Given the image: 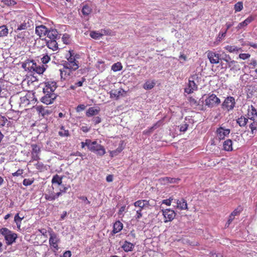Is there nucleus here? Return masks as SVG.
Masks as SVG:
<instances>
[{
    "instance_id": "nucleus-22",
    "label": "nucleus",
    "mask_w": 257,
    "mask_h": 257,
    "mask_svg": "<svg viewBox=\"0 0 257 257\" xmlns=\"http://www.w3.org/2000/svg\"><path fill=\"white\" fill-rule=\"evenodd\" d=\"M197 88V85L195 83L194 81L190 79L189 80L188 88L185 90V91L188 94H190L193 93L194 91L196 90Z\"/></svg>"
},
{
    "instance_id": "nucleus-5",
    "label": "nucleus",
    "mask_w": 257,
    "mask_h": 257,
    "mask_svg": "<svg viewBox=\"0 0 257 257\" xmlns=\"http://www.w3.org/2000/svg\"><path fill=\"white\" fill-rule=\"evenodd\" d=\"M29 20L24 21L23 22H20V24L17 22L16 20L11 21L10 22L11 27L12 29H14V32L18 33L19 31L23 30H26L29 27H30V24L29 22Z\"/></svg>"
},
{
    "instance_id": "nucleus-35",
    "label": "nucleus",
    "mask_w": 257,
    "mask_h": 257,
    "mask_svg": "<svg viewBox=\"0 0 257 257\" xmlns=\"http://www.w3.org/2000/svg\"><path fill=\"white\" fill-rule=\"evenodd\" d=\"M34 69L33 71L36 72L38 74H41L45 71L46 68L44 66L37 65L36 63V66L34 67Z\"/></svg>"
},
{
    "instance_id": "nucleus-6",
    "label": "nucleus",
    "mask_w": 257,
    "mask_h": 257,
    "mask_svg": "<svg viewBox=\"0 0 257 257\" xmlns=\"http://www.w3.org/2000/svg\"><path fill=\"white\" fill-rule=\"evenodd\" d=\"M48 232L50 236L49 240L50 246L54 251H57L59 248L58 244L60 242V239L57 234L51 228H50V231H48Z\"/></svg>"
},
{
    "instance_id": "nucleus-59",
    "label": "nucleus",
    "mask_w": 257,
    "mask_h": 257,
    "mask_svg": "<svg viewBox=\"0 0 257 257\" xmlns=\"http://www.w3.org/2000/svg\"><path fill=\"white\" fill-rule=\"evenodd\" d=\"M38 231L45 238H47V230L45 228L39 229Z\"/></svg>"
},
{
    "instance_id": "nucleus-40",
    "label": "nucleus",
    "mask_w": 257,
    "mask_h": 257,
    "mask_svg": "<svg viewBox=\"0 0 257 257\" xmlns=\"http://www.w3.org/2000/svg\"><path fill=\"white\" fill-rule=\"evenodd\" d=\"M34 166L36 168L38 169L40 172H43L46 169V166L44 165V164L40 162H37Z\"/></svg>"
},
{
    "instance_id": "nucleus-39",
    "label": "nucleus",
    "mask_w": 257,
    "mask_h": 257,
    "mask_svg": "<svg viewBox=\"0 0 257 257\" xmlns=\"http://www.w3.org/2000/svg\"><path fill=\"white\" fill-rule=\"evenodd\" d=\"M31 146L32 148L31 154H40L41 149L39 146L36 144H32Z\"/></svg>"
},
{
    "instance_id": "nucleus-2",
    "label": "nucleus",
    "mask_w": 257,
    "mask_h": 257,
    "mask_svg": "<svg viewBox=\"0 0 257 257\" xmlns=\"http://www.w3.org/2000/svg\"><path fill=\"white\" fill-rule=\"evenodd\" d=\"M79 58V55H75L73 50H69L66 55L67 61L63 63V66L69 68V69L76 70L79 68V62L76 60Z\"/></svg>"
},
{
    "instance_id": "nucleus-15",
    "label": "nucleus",
    "mask_w": 257,
    "mask_h": 257,
    "mask_svg": "<svg viewBox=\"0 0 257 257\" xmlns=\"http://www.w3.org/2000/svg\"><path fill=\"white\" fill-rule=\"evenodd\" d=\"M134 205L139 208V210H143L149 208L150 206V201L147 200H139L134 202Z\"/></svg>"
},
{
    "instance_id": "nucleus-63",
    "label": "nucleus",
    "mask_w": 257,
    "mask_h": 257,
    "mask_svg": "<svg viewBox=\"0 0 257 257\" xmlns=\"http://www.w3.org/2000/svg\"><path fill=\"white\" fill-rule=\"evenodd\" d=\"M101 118L99 116L94 117L92 119V121L95 124L99 123L101 122Z\"/></svg>"
},
{
    "instance_id": "nucleus-60",
    "label": "nucleus",
    "mask_w": 257,
    "mask_h": 257,
    "mask_svg": "<svg viewBox=\"0 0 257 257\" xmlns=\"http://www.w3.org/2000/svg\"><path fill=\"white\" fill-rule=\"evenodd\" d=\"M254 20V17L252 16H250L247 18L244 21V23L247 26L249 24L252 22Z\"/></svg>"
},
{
    "instance_id": "nucleus-11",
    "label": "nucleus",
    "mask_w": 257,
    "mask_h": 257,
    "mask_svg": "<svg viewBox=\"0 0 257 257\" xmlns=\"http://www.w3.org/2000/svg\"><path fill=\"white\" fill-rule=\"evenodd\" d=\"M45 95L41 98V101L46 104H50L53 102L56 98V95L54 93L49 92H44Z\"/></svg>"
},
{
    "instance_id": "nucleus-19",
    "label": "nucleus",
    "mask_w": 257,
    "mask_h": 257,
    "mask_svg": "<svg viewBox=\"0 0 257 257\" xmlns=\"http://www.w3.org/2000/svg\"><path fill=\"white\" fill-rule=\"evenodd\" d=\"M177 204V208L182 210H188V205L186 200L184 198L177 199L176 201Z\"/></svg>"
},
{
    "instance_id": "nucleus-48",
    "label": "nucleus",
    "mask_w": 257,
    "mask_h": 257,
    "mask_svg": "<svg viewBox=\"0 0 257 257\" xmlns=\"http://www.w3.org/2000/svg\"><path fill=\"white\" fill-rule=\"evenodd\" d=\"M122 149L117 148L116 150L114 151H110V156L111 158L117 155L119 153L121 152Z\"/></svg>"
},
{
    "instance_id": "nucleus-58",
    "label": "nucleus",
    "mask_w": 257,
    "mask_h": 257,
    "mask_svg": "<svg viewBox=\"0 0 257 257\" xmlns=\"http://www.w3.org/2000/svg\"><path fill=\"white\" fill-rule=\"evenodd\" d=\"M189 125L187 123H183L180 125V131L181 132H185L187 131Z\"/></svg>"
},
{
    "instance_id": "nucleus-28",
    "label": "nucleus",
    "mask_w": 257,
    "mask_h": 257,
    "mask_svg": "<svg viewBox=\"0 0 257 257\" xmlns=\"http://www.w3.org/2000/svg\"><path fill=\"white\" fill-rule=\"evenodd\" d=\"M161 124L160 121H158L157 123L154 124L152 126L149 128L148 129L145 130L143 131L144 135H149L153 133V132Z\"/></svg>"
},
{
    "instance_id": "nucleus-30",
    "label": "nucleus",
    "mask_w": 257,
    "mask_h": 257,
    "mask_svg": "<svg viewBox=\"0 0 257 257\" xmlns=\"http://www.w3.org/2000/svg\"><path fill=\"white\" fill-rule=\"evenodd\" d=\"M63 176H60L58 174H56L53 176L51 182L52 184H57L58 185H60L62 183Z\"/></svg>"
},
{
    "instance_id": "nucleus-49",
    "label": "nucleus",
    "mask_w": 257,
    "mask_h": 257,
    "mask_svg": "<svg viewBox=\"0 0 257 257\" xmlns=\"http://www.w3.org/2000/svg\"><path fill=\"white\" fill-rule=\"evenodd\" d=\"M2 2L7 6H14L16 2L14 0H2Z\"/></svg>"
},
{
    "instance_id": "nucleus-51",
    "label": "nucleus",
    "mask_w": 257,
    "mask_h": 257,
    "mask_svg": "<svg viewBox=\"0 0 257 257\" xmlns=\"http://www.w3.org/2000/svg\"><path fill=\"white\" fill-rule=\"evenodd\" d=\"M24 173V170L19 169L16 172L12 173L13 177L21 176Z\"/></svg>"
},
{
    "instance_id": "nucleus-17",
    "label": "nucleus",
    "mask_w": 257,
    "mask_h": 257,
    "mask_svg": "<svg viewBox=\"0 0 257 257\" xmlns=\"http://www.w3.org/2000/svg\"><path fill=\"white\" fill-rule=\"evenodd\" d=\"M36 63L34 60L27 59L22 63V66L25 70L32 72L36 66Z\"/></svg>"
},
{
    "instance_id": "nucleus-61",
    "label": "nucleus",
    "mask_w": 257,
    "mask_h": 257,
    "mask_svg": "<svg viewBox=\"0 0 257 257\" xmlns=\"http://www.w3.org/2000/svg\"><path fill=\"white\" fill-rule=\"evenodd\" d=\"M246 25L245 24V23H244V22L243 21L241 23H239L238 25L237 26V27H236V29L237 30H239L240 29H241L242 28H243L244 27H246Z\"/></svg>"
},
{
    "instance_id": "nucleus-4",
    "label": "nucleus",
    "mask_w": 257,
    "mask_h": 257,
    "mask_svg": "<svg viewBox=\"0 0 257 257\" xmlns=\"http://www.w3.org/2000/svg\"><path fill=\"white\" fill-rule=\"evenodd\" d=\"M89 150L95 153L97 155L102 156L105 153V149L103 146L98 144L96 141L90 140Z\"/></svg>"
},
{
    "instance_id": "nucleus-38",
    "label": "nucleus",
    "mask_w": 257,
    "mask_h": 257,
    "mask_svg": "<svg viewBox=\"0 0 257 257\" xmlns=\"http://www.w3.org/2000/svg\"><path fill=\"white\" fill-rule=\"evenodd\" d=\"M103 36V34L99 33V32L96 31H91L90 33V36L94 39H100L102 36Z\"/></svg>"
},
{
    "instance_id": "nucleus-52",
    "label": "nucleus",
    "mask_w": 257,
    "mask_h": 257,
    "mask_svg": "<svg viewBox=\"0 0 257 257\" xmlns=\"http://www.w3.org/2000/svg\"><path fill=\"white\" fill-rule=\"evenodd\" d=\"M90 140L89 139H86L85 142H82L81 143V148H84L85 146H87L88 147V149H89V147L90 146Z\"/></svg>"
},
{
    "instance_id": "nucleus-36",
    "label": "nucleus",
    "mask_w": 257,
    "mask_h": 257,
    "mask_svg": "<svg viewBox=\"0 0 257 257\" xmlns=\"http://www.w3.org/2000/svg\"><path fill=\"white\" fill-rule=\"evenodd\" d=\"M58 134L62 137H67L70 136L69 131L68 130H65L63 126H61L60 131L59 132Z\"/></svg>"
},
{
    "instance_id": "nucleus-25",
    "label": "nucleus",
    "mask_w": 257,
    "mask_h": 257,
    "mask_svg": "<svg viewBox=\"0 0 257 257\" xmlns=\"http://www.w3.org/2000/svg\"><path fill=\"white\" fill-rule=\"evenodd\" d=\"M123 228V224L119 221H116L113 224V234H116L120 231Z\"/></svg>"
},
{
    "instance_id": "nucleus-32",
    "label": "nucleus",
    "mask_w": 257,
    "mask_h": 257,
    "mask_svg": "<svg viewBox=\"0 0 257 257\" xmlns=\"http://www.w3.org/2000/svg\"><path fill=\"white\" fill-rule=\"evenodd\" d=\"M9 30L6 25H2L0 26V37H4L8 36Z\"/></svg>"
},
{
    "instance_id": "nucleus-14",
    "label": "nucleus",
    "mask_w": 257,
    "mask_h": 257,
    "mask_svg": "<svg viewBox=\"0 0 257 257\" xmlns=\"http://www.w3.org/2000/svg\"><path fill=\"white\" fill-rule=\"evenodd\" d=\"M246 116L250 120H254L257 118V110L252 105L248 106Z\"/></svg>"
},
{
    "instance_id": "nucleus-29",
    "label": "nucleus",
    "mask_w": 257,
    "mask_h": 257,
    "mask_svg": "<svg viewBox=\"0 0 257 257\" xmlns=\"http://www.w3.org/2000/svg\"><path fill=\"white\" fill-rule=\"evenodd\" d=\"M121 247L124 251L128 252L133 250V248L134 247V245L128 241H125Z\"/></svg>"
},
{
    "instance_id": "nucleus-20",
    "label": "nucleus",
    "mask_w": 257,
    "mask_h": 257,
    "mask_svg": "<svg viewBox=\"0 0 257 257\" xmlns=\"http://www.w3.org/2000/svg\"><path fill=\"white\" fill-rule=\"evenodd\" d=\"M36 109L39 115H41L42 116L45 117L46 115H48L51 113V111L46 109L42 105H38L36 107Z\"/></svg>"
},
{
    "instance_id": "nucleus-46",
    "label": "nucleus",
    "mask_w": 257,
    "mask_h": 257,
    "mask_svg": "<svg viewBox=\"0 0 257 257\" xmlns=\"http://www.w3.org/2000/svg\"><path fill=\"white\" fill-rule=\"evenodd\" d=\"M34 182L33 179H25L23 181V184L25 186H28L32 185Z\"/></svg>"
},
{
    "instance_id": "nucleus-23",
    "label": "nucleus",
    "mask_w": 257,
    "mask_h": 257,
    "mask_svg": "<svg viewBox=\"0 0 257 257\" xmlns=\"http://www.w3.org/2000/svg\"><path fill=\"white\" fill-rule=\"evenodd\" d=\"M100 111L99 107H91L88 108L86 112V115L88 117L92 116L98 114Z\"/></svg>"
},
{
    "instance_id": "nucleus-3",
    "label": "nucleus",
    "mask_w": 257,
    "mask_h": 257,
    "mask_svg": "<svg viewBox=\"0 0 257 257\" xmlns=\"http://www.w3.org/2000/svg\"><path fill=\"white\" fill-rule=\"evenodd\" d=\"M0 234L4 237L6 243L8 246L15 243L18 238V234L16 233L6 227L0 229Z\"/></svg>"
},
{
    "instance_id": "nucleus-47",
    "label": "nucleus",
    "mask_w": 257,
    "mask_h": 257,
    "mask_svg": "<svg viewBox=\"0 0 257 257\" xmlns=\"http://www.w3.org/2000/svg\"><path fill=\"white\" fill-rule=\"evenodd\" d=\"M235 64L237 65V62L234 60H230L229 64H228V67L230 68V70H235L237 71V69L235 68L233 65H235Z\"/></svg>"
},
{
    "instance_id": "nucleus-62",
    "label": "nucleus",
    "mask_w": 257,
    "mask_h": 257,
    "mask_svg": "<svg viewBox=\"0 0 257 257\" xmlns=\"http://www.w3.org/2000/svg\"><path fill=\"white\" fill-rule=\"evenodd\" d=\"M23 219V217H20L19 213H17L15 216L14 220L16 223L21 222Z\"/></svg>"
},
{
    "instance_id": "nucleus-27",
    "label": "nucleus",
    "mask_w": 257,
    "mask_h": 257,
    "mask_svg": "<svg viewBox=\"0 0 257 257\" xmlns=\"http://www.w3.org/2000/svg\"><path fill=\"white\" fill-rule=\"evenodd\" d=\"M248 120L249 119L247 116L245 117V116L242 115L236 120V123L240 127H243L246 125Z\"/></svg>"
},
{
    "instance_id": "nucleus-1",
    "label": "nucleus",
    "mask_w": 257,
    "mask_h": 257,
    "mask_svg": "<svg viewBox=\"0 0 257 257\" xmlns=\"http://www.w3.org/2000/svg\"><path fill=\"white\" fill-rule=\"evenodd\" d=\"M44 39L46 46L49 49H51L53 51H57L58 49V45L57 41L60 39V36L56 29H49Z\"/></svg>"
},
{
    "instance_id": "nucleus-7",
    "label": "nucleus",
    "mask_w": 257,
    "mask_h": 257,
    "mask_svg": "<svg viewBox=\"0 0 257 257\" xmlns=\"http://www.w3.org/2000/svg\"><path fill=\"white\" fill-rule=\"evenodd\" d=\"M162 212L165 223L172 221L176 215V213L175 211L171 209H162Z\"/></svg>"
},
{
    "instance_id": "nucleus-13",
    "label": "nucleus",
    "mask_w": 257,
    "mask_h": 257,
    "mask_svg": "<svg viewBox=\"0 0 257 257\" xmlns=\"http://www.w3.org/2000/svg\"><path fill=\"white\" fill-rule=\"evenodd\" d=\"M48 30L49 29L45 26L41 25L36 27L35 33L38 36H39L40 38L43 39V38L46 36Z\"/></svg>"
},
{
    "instance_id": "nucleus-42",
    "label": "nucleus",
    "mask_w": 257,
    "mask_h": 257,
    "mask_svg": "<svg viewBox=\"0 0 257 257\" xmlns=\"http://www.w3.org/2000/svg\"><path fill=\"white\" fill-rule=\"evenodd\" d=\"M235 12H238L243 9V3L241 2H237L235 4L234 7Z\"/></svg>"
},
{
    "instance_id": "nucleus-64",
    "label": "nucleus",
    "mask_w": 257,
    "mask_h": 257,
    "mask_svg": "<svg viewBox=\"0 0 257 257\" xmlns=\"http://www.w3.org/2000/svg\"><path fill=\"white\" fill-rule=\"evenodd\" d=\"M142 210H137L136 211V218L137 219H139L143 216V214L142 213Z\"/></svg>"
},
{
    "instance_id": "nucleus-43",
    "label": "nucleus",
    "mask_w": 257,
    "mask_h": 257,
    "mask_svg": "<svg viewBox=\"0 0 257 257\" xmlns=\"http://www.w3.org/2000/svg\"><path fill=\"white\" fill-rule=\"evenodd\" d=\"M50 57L48 55V54L43 55V56L41 59L42 63L44 64L48 63L50 61Z\"/></svg>"
},
{
    "instance_id": "nucleus-18",
    "label": "nucleus",
    "mask_w": 257,
    "mask_h": 257,
    "mask_svg": "<svg viewBox=\"0 0 257 257\" xmlns=\"http://www.w3.org/2000/svg\"><path fill=\"white\" fill-rule=\"evenodd\" d=\"M230 132L229 129L224 128L223 127H219L216 130L217 136L220 140H223L225 137L227 136Z\"/></svg>"
},
{
    "instance_id": "nucleus-53",
    "label": "nucleus",
    "mask_w": 257,
    "mask_h": 257,
    "mask_svg": "<svg viewBox=\"0 0 257 257\" xmlns=\"http://www.w3.org/2000/svg\"><path fill=\"white\" fill-rule=\"evenodd\" d=\"M250 55L248 53H241L239 55V58L242 60H245L249 58Z\"/></svg>"
},
{
    "instance_id": "nucleus-41",
    "label": "nucleus",
    "mask_w": 257,
    "mask_h": 257,
    "mask_svg": "<svg viewBox=\"0 0 257 257\" xmlns=\"http://www.w3.org/2000/svg\"><path fill=\"white\" fill-rule=\"evenodd\" d=\"M109 94L110 98H116L118 99L120 95V91H118L116 90H112L109 92Z\"/></svg>"
},
{
    "instance_id": "nucleus-24",
    "label": "nucleus",
    "mask_w": 257,
    "mask_h": 257,
    "mask_svg": "<svg viewBox=\"0 0 257 257\" xmlns=\"http://www.w3.org/2000/svg\"><path fill=\"white\" fill-rule=\"evenodd\" d=\"M160 180L161 182L164 184L177 183L180 180L179 178H171L168 177L162 178Z\"/></svg>"
},
{
    "instance_id": "nucleus-12",
    "label": "nucleus",
    "mask_w": 257,
    "mask_h": 257,
    "mask_svg": "<svg viewBox=\"0 0 257 257\" xmlns=\"http://www.w3.org/2000/svg\"><path fill=\"white\" fill-rule=\"evenodd\" d=\"M45 86L43 88V92H52L54 93L57 86V83L54 81H48L45 83Z\"/></svg>"
},
{
    "instance_id": "nucleus-34",
    "label": "nucleus",
    "mask_w": 257,
    "mask_h": 257,
    "mask_svg": "<svg viewBox=\"0 0 257 257\" xmlns=\"http://www.w3.org/2000/svg\"><path fill=\"white\" fill-rule=\"evenodd\" d=\"M91 12L92 9L88 5L83 6L82 9V13L84 16H88Z\"/></svg>"
},
{
    "instance_id": "nucleus-54",
    "label": "nucleus",
    "mask_w": 257,
    "mask_h": 257,
    "mask_svg": "<svg viewBox=\"0 0 257 257\" xmlns=\"http://www.w3.org/2000/svg\"><path fill=\"white\" fill-rule=\"evenodd\" d=\"M235 217L233 216L232 215L230 214L228 220L227 222L226 223L225 226L228 227L230 223L232 222V221L234 219Z\"/></svg>"
},
{
    "instance_id": "nucleus-45",
    "label": "nucleus",
    "mask_w": 257,
    "mask_h": 257,
    "mask_svg": "<svg viewBox=\"0 0 257 257\" xmlns=\"http://www.w3.org/2000/svg\"><path fill=\"white\" fill-rule=\"evenodd\" d=\"M45 198L47 200L53 201L56 199V196L53 193L46 194L45 195Z\"/></svg>"
},
{
    "instance_id": "nucleus-55",
    "label": "nucleus",
    "mask_w": 257,
    "mask_h": 257,
    "mask_svg": "<svg viewBox=\"0 0 257 257\" xmlns=\"http://www.w3.org/2000/svg\"><path fill=\"white\" fill-rule=\"evenodd\" d=\"M86 79L84 77H82L81 79L78 81V82L75 83L76 86L77 87H81L82 86L83 83L85 82Z\"/></svg>"
},
{
    "instance_id": "nucleus-50",
    "label": "nucleus",
    "mask_w": 257,
    "mask_h": 257,
    "mask_svg": "<svg viewBox=\"0 0 257 257\" xmlns=\"http://www.w3.org/2000/svg\"><path fill=\"white\" fill-rule=\"evenodd\" d=\"M39 154H31V160L30 163L34 161H38L40 160Z\"/></svg>"
},
{
    "instance_id": "nucleus-21",
    "label": "nucleus",
    "mask_w": 257,
    "mask_h": 257,
    "mask_svg": "<svg viewBox=\"0 0 257 257\" xmlns=\"http://www.w3.org/2000/svg\"><path fill=\"white\" fill-rule=\"evenodd\" d=\"M224 49L228 52L237 53L239 51H242V49L241 47H237L235 45H226L224 47Z\"/></svg>"
},
{
    "instance_id": "nucleus-10",
    "label": "nucleus",
    "mask_w": 257,
    "mask_h": 257,
    "mask_svg": "<svg viewBox=\"0 0 257 257\" xmlns=\"http://www.w3.org/2000/svg\"><path fill=\"white\" fill-rule=\"evenodd\" d=\"M75 70L69 69L63 66V68L60 70L61 79L62 80L69 81L72 77L73 72Z\"/></svg>"
},
{
    "instance_id": "nucleus-16",
    "label": "nucleus",
    "mask_w": 257,
    "mask_h": 257,
    "mask_svg": "<svg viewBox=\"0 0 257 257\" xmlns=\"http://www.w3.org/2000/svg\"><path fill=\"white\" fill-rule=\"evenodd\" d=\"M207 57L211 64H217L219 61V54L216 52L208 51L207 52Z\"/></svg>"
},
{
    "instance_id": "nucleus-26",
    "label": "nucleus",
    "mask_w": 257,
    "mask_h": 257,
    "mask_svg": "<svg viewBox=\"0 0 257 257\" xmlns=\"http://www.w3.org/2000/svg\"><path fill=\"white\" fill-rule=\"evenodd\" d=\"M223 150L226 151H232L233 150L232 141L230 139H227V140L225 141L223 144Z\"/></svg>"
},
{
    "instance_id": "nucleus-37",
    "label": "nucleus",
    "mask_w": 257,
    "mask_h": 257,
    "mask_svg": "<svg viewBox=\"0 0 257 257\" xmlns=\"http://www.w3.org/2000/svg\"><path fill=\"white\" fill-rule=\"evenodd\" d=\"M122 69V66L120 62H117L113 64L111 66V70L114 72L118 71Z\"/></svg>"
},
{
    "instance_id": "nucleus-57",
    "label": "nucleus",
    "mask_w": 257,
    "mask_h": 257,
    "mask_svg": "<svg viewBox=\"0 0 257 257\" xmlns=\"http://www.w3.org/2000/svg\"><path fill=\"white\" fill-rule=\"evenodd\" d=\"M172 200V197H170L169 199L163 200L162 201V204H166L167 206H170Z\"/></svg>"
},
{
    "instance_id": "nucleus-44",
    "label": "nucleus",
    "mask_w": 257,
    "mask_h": 257,
    "mask_svg": "<svg viewBox=\"0 0 257 257\" xmlns=\"http://www.w3.org/2000/svg\"><path fill=\"white\" fill-rule=\"evenodd\" d=\"M7 122V118L5 116L0 114V127L4 126Z\"/></svg>"
},
{
    "instance_id": "nucleus-9",
    "label": "nucleus",
    "mask_w": 257,
    "mask_h": 257,
    "mask_svg": "<svg viewBox=\"0 0 257 257\" xmlns=\"http://www.w3.org/2000/svg\"><path fill=\"white\" fill-rule=\"evenodd\" d=\"M205 105L212 108L220 103V99L214 94L210 95L205 100Z\"/></svg>"
},
{
    "instance_id": "nucleus-8",
    "label": "nucleus",
    "mask_w": 257,
    "mask_h": 257,
    "mask_svg": "<svg viewBox=\"0 0 257 257\" xmlns=\"http://www.w3.org/2000/svg\"><path fill=\"white\" fill-rule=\"evenodd\" d=\"M235 99L232 96L227 97L222 104V108L229 111L233 109L235 106Z\"/></svg>"
},
{
    "instance_id": "nucleus-33",
    "label": "nucleus",
    "mask_w": 257,
    "mask_h": 257,
    "mask_svg": "<svg viewBox=\"0 0 257 257\" xmlns=\"http://www.w3.org/2000/svg\"><path fill=\"white\" fill-rule=\"evenodd\" d=\"M249 122V127L251 130V133L253 134L254 131H257V118L254 119V120H250Z\"/></svg>"
},
{
    "instance_id": "nucleus-56",
    "label": "nucleus",
    "mask_w": 257,
    "mask_h": 257,
    "mask_svg": "<svg viewBox=\"0 0 257 257\" xmlns=\"http://www.w3.org/2000/svg\"><path fill=\"white\" fill-rule=\"evenodd\" d=\"M226 31H225L224 32H219L217 38L218 41H220L222 40V38L226 36Z\"/></svg>"
},
{
    "instance_id": "nucleus-31",
    "label": "nucleus",
    "mask_w": 257,
    "mask_h": 257,
    "mask_svg": "<svg viewBox=\"0 0 257 257\" xmlns=\"http://www.w3.org/2000/svg\"><path fill=\"white\" fill-rule=\"evenodd\" d=\"M156 85L155 80H147L143 85V88L146 90H150L154 87Z\"/></svg>"
}]
</instances>
